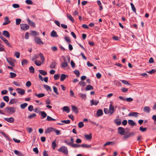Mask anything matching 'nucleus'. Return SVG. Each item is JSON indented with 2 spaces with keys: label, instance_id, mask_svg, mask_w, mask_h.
Segmentation results:
<instances>
[{
  "label": "nucleus",
  "instance_id": "nucleus-18",
  "mask_svg": "<svg viewBox=\"0 0 156 156\" xmlns=\"http://www.w3.org/2000/svg\"><path fill=\"white\" fill-rule=\"evenodd\" d=\"M103 114V112L102 110L99 109L98 110L97 112V115L98 116H101Z\"/></svg>",
  "mask_w": 156,
  "mask_h": 156
},
{
  "label": "nucleus",
  "instance_id": "nucleus-42",
  "mask_svg": "<svg viewBox=\"0 0 156 156\" xmlns=\"http://www.w3.org/2000/svg\"><path fill=\"white\" fill-rule=\"evenodd\" d=\"M67 16L71 21H72V22H74V19L70 14H67Z\"/></svg>",
  "mask_w": 156,
  "mask_h": 156
},
{
  "label": "nucleus",
  "instance_id": "nucleus-29",
  "mask_svg": "<svg viewBox=\"0 0 156 156\" xmlns=\"http://www.w3.org/2000/svg\"><path fill=\"white\" fill-rule=\"evenodd\" d=\"M128 123L132 126H133L135 124V123L132 120H129L128 121Z\"/></svg>",
  "mask_w": 156,
  "mask_h": 156
},
{
  "label": "nucleus",
  "instance_id": "nucleus-36",
  "mask_svg": "<svg viewBox=\"0 0 156 156\" xmlns=\"http://www.w3.org/2000/svg\"><path fill=\"white\" fill-rule=\"evenodd\" d=\"M44 88L47 90H49L50 91H51V89L50 87L48 86V85H44Z\"/></svg>",
  "mask_w": 156,
  "mask_h": 156
},
{
  "label": "nucleus",
  "instance_id": "nucleus-27",
  "mask_svg": "<svg viewBox=\"0 0 156 156\" xmlns=\"http://www.w3.org/2000/svg\"><path fill=\"white\" fill-rule=\"evenodd\" d=\"M39 55L41 59L42 62V63H44V58L43 55V54L41 53H39Z\"/></svg>",
  "mask_w": 156,
  "mask_h": 156
},
{
  "label": "nucleus",
  "instance_id": "nucleus-12",
  "mask_svg": "<svg viewBox=\"0 0 156 156\" xmlns=\"http://www.w3.org/2000/svg\"><path fill=\"white\" fill-rule=\"evenodd\" d=\"M27 21L28 23L31 26H33L35 27V23L33 21H31L28 18H27Z\"/></svg>",
  "mask_w": 156,
  "mask_h": 156
},
{
  "label": "nucleus",
  "instance_id": "nucleus-25",
  "mask_svg": "<svg viewBox=\"0 0 156 156\" xmlns=\"http://www.w3.org/2000/svg\"><path fill=\"white\" fill-rule=\"evenodd\" d=\"M56 64V63L55 61L52 62L50 66V68L51 69H55V67Z\"/></svg>",
  "mask_w": 156,
  "mask_h": 156
},
{
  "label": "nucleus",
  "instance_id": "nucleus-19",
  "mask_svg": "<svg viewBox=\"0 0 156 156\" xmlns=\"http://www.w3.org/2000/svg\"><path fill=\"white\" fill-rule=\"evenodd\" d=\"M78 94L81 98L84 100L86 99V95L85 94L80 93H79Z\"/></svg>",
  "mask_w": 156,
  "mask_h": 156
},
{
  "label": "nucleus",
  "instance_id": "nucleus-60",
  "mask_svg": "<svg viewBox=\"0 0 156 156\" xmlns=\"http://www.w3.org/2000/svg\"><path fill=\"white\" fill-rule=\"evenodd\" d=\"M26 3L28 5H31L33 4V2L31 0H26L25 1Z\"/></svg>",
  "mask_w": 156,
  "mask_h": 156
},
{
  "label": "nucleus",
  "instance_id": "nucleus-3",
  "mask_svg": "<svg viewBox=\"0 0 156 156\" xmlns=\"http://www.w3.org/2000/svg\"><path fill=\"white\" fill-rule=\"evenodd\" d=\"M6 60L7 62L9 64L13 67L15 66L14 62H16V61L13 59L11 58H7Z\"/></svg>",
  "mask_w": 156,
  "mask_h": 156
},
{
  "label": "nucleus",
  "instance_id": "nucleus-54",
  "mask_svg": "<svg viewBox=\"0 0 156 156\" xmlns=\"http://www.w3.org/2000/svg\"><path fill=\"white\" fill-rule=\"evenodd\" d=\"M79 84L80 86H84L86 85V83L82 81H80Z\"/></svg>",
  "mask_w": 156,
  "mask_h": 156
},
{
  "label": "nucleus",
  "instance_id": "nucleus-44",
  "mask_svg": "<svg viewBox=\"0 0 156 156\" xmlns=\"http://www.w3.org/2000/svg\"><path fill=\"white\" fill-rule=\"evenodd\" d=\"M46 120L48 121H55L56 120V119H53L49 116H47Z\"/></svg>",
  "mask_w": 156,
  "mask_h": 156
},
{
  "label": "nucleus",
  "instance_id": "nucleus-6",
  "mask_svg": "<svg viewBox=\"0 0 156 156\" xmlns=\"http://www.w3.org/2000/svg\"><path fill=\"white\" fill-rule=\"evenodd\" d=\"M34 40L35 42L38 44L43 45L44 44L43 42L41 41V38L38 37H35Z\"/></svg>",
  "mask_w": 156,
  "mask_h": 156
},
{
  "label": "nucleus",
  "instance_id": "nucleus-34",
  "mask_svg": "<svg viewBox=\"0 0 156 156\" xmlns=\"http://www.w3.org/2000/svg\"><path fill=\"white\" fill-rule=\"evenodd\" d=\"M130 5H131L132 9L133 11L135 13H136V9L135 8V7L133 5V4L132 3H131Z\"/></svg>",
  "mask_w": 156,
  "mask_h": 156
},
{
  "label": "nucleus",
  "instance_id": "nucleus-37",
  "mask_svg": "<svg viewBox=\"0 0 156 156\" xmlns=\"http://www.w3.org/2000/svg\"><path fill=\"white\" fill-rule=\"evenodd\" d=\"M71 144H71V146L73 147L77 148V147H79L80 146H81L80 145H79V144H73L72 143Z\"/></svg>",
  "mask_w": 156,
  "mask_h": 156
},
{
  "label": "nucleus",
  "instance_id": "nucleus-13",
  "mask_svg": "<svg viewBox=\"0 0 156 156\" xmlns=\"http://www.w3.org/2000/svg\"><path fill=\"white\" fill-rule=\"evenodd\" d=\"M139 114L136 112H131L128 114V116L137 117Z\"/></svg>",
  "mask_w": 156,
  "mask_h": 156
},
{
  "label": "nucleus",
  "instance_id": "nucleus-38",
  "mask_svg": "<svg viewBox=\"0 0 156 156\" xmlns=\"http://www.w3.org/2000/svg\"><path fill=\"white\" fill-rule=\"evenodd\" d=\"M93 89V88L90 85H87L86 87V90H92Z\"/></svg>",
  "mask_w": 156,
  "mask_h": 156
},
{
  "label": "nucleus",
  "instance_id": "nucleus-32",
  "mask_svg": "<svg viewBox=\"0 0 156 156\" xmlns=\"http://www.w3.org/2000/svg\"><path fill=\"white\" fill-rule=\"evenodd\" d=\"M115 122L117 125H120L121 123V121L120 119H115Z\"/></svg>",
  "mask_w": 156,
  "mask_h": 156
},
{
  "label": "nucleus",
  "instance_id": "nucleus-7",
  "mask_svg": "<svg viewBox=\"0 0 156 156\" xmlns=\"http://www.w3.org/2000/svg\"><path fill=\"white\" fill-rule=\"evenodd\" d=\"M18 93L20 94L21 95L24 94L25 92V91L24 90L21 88H17L16 89Z\"/></svg>",
  "mask_w": 156,
  "mask_h": 156
},
{
  "label": "nucleus",
  "instance_id": "nucleus-48",
  "mask_svg": "<svg viewBox=\"0 0 156 156\" xmlns=\"http://www.w3.org/2000/svg\"><path fill=\"white\" fill-rule=\"evenodd\" d=\"M41 115L43 118H44L47 116L46 113L44 111H41Z\"/></svg>",
  "mask_w": 156,
  "mask_h": 156
},
{
  "label": "nucleus",
  "instance_id": "nucleus-61",
  "mask_svg": "<svg viewBox=\"0 0 156 156\" xmlns=\"http://www.w3.org/2000/svg\"><path fill=\"white\" fill-rule=\"evenodd\" d=\"M61 122L65 124H69L70 123V121L69 120H62Z\"/></svg>",
  "mask_w": 156,
  "mask_h": 156
},
{
  "label": "nucleus",
  "instance_id": "nucleus-47",
  "mask_svg": "<svg viewBox=\"0 0 156 156\" xmlns=\"http://www.w3.org/2000/svg\"><path fill=\"white\" fill-rule=\"evenodd\" d=\"M10 77L12 78L15 77L16 76V73L12 72H10Z\"/></svg>",
  "mask_w": 156,
  "mask_h": 156
},
{
  "label": "nucleus",
  "instance_id": "nucleus-40",
  "mask_svg": "<svg viewBox=\"0 0 156 156\" xmlns=\"http://www.w3.org/2000/svg\"><path fill=\"white\" fill-rule=\"evenodd\" d=\"M114 144V143H113V142H106L105 144L104 145H103V146L105 147V146H108V145H109L110 144Z\"/></svg>",
  "mask_w": 156,
  "mask_h": 156
},
{
  "label": "nucleus",
  "instance_id": "nucleus-24",
  "mask_svg": "<svg viewBox=\"0 0 156 156\" xmlns=\"http://www.w3.org/2000/svg\"><path fill=\"white\" fill-rule=\"evenodd\" d=\"M14 153L18 155V156H23V155L18 151L15 150L14 151Z\"/></svg>",
  "mask_w": 156,
  "mask_h": 156
},
{
  "label": "nucleus",
  "instance_id": "nucleus-49",
  "mask_svg": "<svg viewBox=\"0 0 156 156\" xmlns=\"http://www.w3.org/2000/svg\"><path fill=\"white\" fill-rule=\"evenodd\" d=\"M65 39L67 43H69L71 42V41L69 37L67 36L65 37Z\"/></svg>",
  "mask_w": 156,
  "mask_h": 156
},
{
  "label": "nucleus",
  "instance_id": "nucleus-14",
  "mask_svg": "<svg viewBox=\"0 0 156 156\" xmlns=\"http://www.w3.org/2000/svg\"><path fill=\"white\" fill-rule=\"evenodd\" d=\"M72 110L76 113H77L78 112V110L77 107L74 105H72Z\"/></svg>",
  "mask_w": 156,
  "mask_h": 156
},
{
  "label": "nucleus",
  "instance_id": "nucleus-45",
  "mask_svg": "<svg viewBox=\"0 0 156 156\" xmlns=\"http://www.w3.org/2000/svg\"><path fill=\"white\" fill-rule=\"evenodd\" d=\"M0 133L2 134L5 138H6L8 140H10V139L9 137V136H7V135H6L3 132H2V131H1L0 132Z\"/></svg>",
  "mask_w": 156,
  "mask_h": 156
},
{
  "label": "nucleus",
  "instance_id": "nucleus-46",
  "mask_svg": "<svg viewBox=\"0 0 156 156\" xmlns=\"http://www.w3.org/2000/svg\"><path fill=\"white\" fill-rule=\"evenodd\" d=\"M3 99L6 102H8L9 100V97L8 96H4L3 97Z\"/></svg>",
  "mask_w": 156,
  "mask_h": 156
},
{
  "label": "nucleus",
  "instance_id": "nucleus-64",
  "mask_svg": "<svg viewBox=\"0 0 156 156\" xmlns=\"http://www.w3.org/2000/svg\"><path fill=\"white\" fill-rule=\"evenodd\" d=\"M45 94L44 93H40L39 94L37 95V96L39 98H41L44 96Z\"/></svg>",
  "mask_w": 156,
  "mask_h": 156
},
{
  "label": "nucleus",
  "instance_id": "nucleus-63",
  "mask_svg": "<svg viewBox=\"0 0 156 156\" xmlns=\"http://www.w3.org/2000/svg\"><path fill=\"white\" fill-rule=\"evenodd\" d=\"M121 81L123 83V84L125 85H130V84L128 83V82L125 80H121Z\"/></svg>",
  "mask_w": 156,
  "mask_h": 156
},
{
  "label": "nucleus",
  "instance_id": "nucleus-55",
  "mask_svg": "<svg viewBox=\"0 0 156 156\" xmlns=\"http://www.w3.org/2000/svg\"><path fill=\"white\" fill-rule=\"evenodd\" d=\"M52 147L53 149H55L56 146L55 141H54L52 143Z\"/></svg>",
  "mask_w": 156,
  "mask_h": 156
},
{
  "label": "nucleus",
  "instance_id": "nucleus-39",
  "mask_svg": "<svg viewBox=\"0 0 156 156\" xmlns=\"http://www.w3.org/2000/svg\"><path fill=\"white\" fill-rule=\"evenodd\" d=\"M21 62L22 65L23 66L27 63L28 61L26 59H23L22 60Z\"/></svg>",
  "mask_w": 156,
  "mask_h": 156
},
{
  "label": "nucleus",
  "instance_id": "nucleus-22",
  "mask_svg": "<svg viewBox=\"0 0 156 156\" xmlns=\"http://www.w3.org/2000/svg\"><path fill=\"white\" fill-rule=\"evenodd\" d=\"M51 35V36L53 37H57L58 36L56 32L54 30L52 31Z\"/></svg>",
  "mask_w": 156,
  "mask_h": 156
},
{
  "label": "nucleus",
  "instance_id": "nucleus-1",
  "mask_svg": "<svg viewBox=\"0 0 156 156\" xmlns=\"http://www.w3.org/2000/svg\"><path fill=\"white\" fill-rule=\"evenodd\" d=\"M5 112L10 114H12L16 111L15 107H7L5 108Z\"/></svg>",
  "mask_w": 156,
  "mask_h": 156
},
{
  "label": "nucleus",
  "instance_id": "nucleus-56",
  "mask_svg": "<svg viewBox=\"0 0 156 156\" xmlns=\"http://www.w3.org/2000/svg\"><path fill=\"white\" fill-rule=\"evenodd\" d=\"M60 75L59 74H55L54 76V78L55 80H58L59 77Z\"/></svg>",
  "mask_w": 156,
  "mask_h": 156
},
{
  "label": "nucleus",
  "instance_id": "nucleus-5",
  "mask_svg": "<svg viewBox=\"0 0 156 156\" xmlns=\"http://www.w3.org/2000/svg\"><path fill=\"white\" fill-rule=\"evenodd\" d=\"M118 132L122 135H124L125 132V130L122 127H119L118 129Z\"/></svg>",
  "mask_w": 156,
  "mask_h": 156
},
{
  "label": "nucleus",
  "instance_id": "nucleus-57",
  "mask_svg": "<svg viewBox=\"0 0 156 156\" xmlns=\"http://www.w3.org/2000/svg\"><path fill=\"white\" fill-rule=\"evenodd\" d=\"M35 63L36 65L38 66H41V62L40 61L37 62V60L35 61Z\"/></svg>",
  "mask_w": 156,
  "mask_h": 156
},
{
  "label": "nucleus",
  "instance_id": "nucleus-8",
  "mask_svg": "<svg viewBox=\"0 0 156 156\" xmlns=\"http://www.w3.org/2000/svg\"><path fill=\"white\" fill-rule=\"evenodd\" d=\"M109 111L111 115H112L115 112L114 107L111 104L109 105Z\"/></svg>",
  "mask_w": 156,
  "mask_h": 156
},
{
  "label": "nucleus",
  "instance_id": "nucleus-53",
  "mask_svg": "<svg viewBox=\"0 0 156 156\" xmlns=\"http://www.w3.org/2000/svg\"><path fill=\"white\" fill-rule=\"evenodd\" d=\"M53 89L54 92L57 95H58V92L57 89L56 87L55 86L53 87Z\"/></svg>",
  "mask_w": 156,
  "mask_h": 156
},
{
  "label": "nucleus",
  "instance_id": "nucleus-17",
  "mask_svg": "<svg viewBox=\"0 0 156 156\" xmlns=\"http://www.w3.org/2000/svg\"><path fill=\"white\" fill-rule=\"evenodd\" d=\"M134 134L133 133H129L128 134L125 135L123 136V138L125 139H126L132 135H134Z\"/></svg>",
  "mask_w": 156,
  "mask_h": 156
},
{
  "label": "nucleus",
  "instance_id": "nucleus-43",
  "mask_svg": "<svg viewBox=\"0 0 156 156\" xmlns=\"http://www.w3.org/2000/svg\"><path fill=\"white\" fill-rule=\"evenodd\" d=\"M16 103V100L15 99H12L10 100V101L9 102V105H12Z\"/></svg>",
  "mask_w": 156,
  "mask_h": 156
},
{
  "label": "nucleus",
  "instance_id": "nucleus-21",
  "mask_svg": "<svg viewBox=\"0 0 156 156\" xmlns=\"http://www.w3.org/2000/svg\"><path fill=\"white\" fill-rule=\"evenodd\" d=\"M92 134L90 133L89 135H85L84 136L87 140H90L91 139L92 137Z\"/></svg>",
  "mask_w": 156,
  "mask_h": 156
},
{
  "label": "nucleus",
  "instance_id": "nucleus-4",
  "mask_svg": "<svg viewBox=\"0 0 156 156\" xmlns=\"http://www.w3.org/2000/svg\"><path fill=\"white\" fill-rule=\"evenodd\" d=\"M20 28L22 30H26L29 29L30 27L27 24L23 23L20 24Z\"/></svg>",
  "mask_w": 156,
  "mask_h": 156
},
{
  "label": "nucleus",
  "instance_id": "nucleus-52",
  "mask_svg": "<svg viewBox=\"0 0 156 156\" xmlns=\"http://www.w3.org/2000/svg\"><path fill=\"white\" fill-rule=\"evenodd\" d=\"M74 72V73L76 75L77 77H78L80 76V72L77 70H75Z\"/></svg>",
  "mask_w": 156,
  "mask_h": 156
},
{
  "label": "nucleus",
  "instance_id": "nucleus-50",
  "mask_svg": "<svg viewBox=\"0 0 156 156\" xmlns=\"http://www.w3.org/2000/svg\"><path fill=\"white\" fill-rule=\"evenodd\" d=\"M21 19H20L18 18L16 19V24L17 25L20 24L21 23Z\"/></svg>",
  "mask_w": 156,
  "mask_h": 156
},
{
  "label": "nucleus",
  "instance_id": "nucleus-16",
  "mask_svg": "<svg viewBox=\"0 0 156 156\" xmlns=\"http://www.w3.org/2000/svg\"><path fill=\"white\" fill-rule=\"evenodd\" d=\"M143 111L145 112L149 113L150 111V108L149 106H145L144 107Z\"/></svg>",
  "mask_w": 156,
  "mask_h": 156
},
{
  "label": "nucleus",
  "instance_id": "nucleus-15",
  "mask_svg": "<svg viewBox=\"0 0 156 156\" xmlns=\"http://www.w3.org/2000/svg\"><path fill=\"white\" fill-rule=\"evenodd\" d=\"M3 35L7 38H9L10 37L9 33L6 30H4L3 31Z\"/></svg>",
  "mask_w": 156,
  "mask_h": 156
},
{
  "label": "nucleus",
  "instance_id": "nucleus-59",
  "mask_svg": "<svg viewBox=\"0 0 156 156\" xmlns=\"http://www.w3.org/2000/svg\"><path fill=\"white\" fill-rule=\"evenodd\" d=\"M31 85V83L30 81H27L26 84V85L28 87H30Z\"/></svg>",
  "mask_w": 156,
  "mask_h": 156
},
{
  "label": "nucleus",
  "instance_id": "nucleus-41",
  "mask_svg": "<svg viewBox=\"0 0 156 156\" xmlns=\"http://www.w3.org/2000/svg\"><path fill=\"white\" fill-rule=\"evenodd\" d=\"M28 105V104L27 103H24L21 104L20 105V107L22 109H24Z\"/></svg>",
  "mask_w": 156,
  "mask_h": 156
},
{
  "label": "nucleus",
  "instance_id": "nucleus-31",
  "mask_svg": "<svg viewBox=\"0 0 156 156\" xmlns=\"http://www.w3.org/2000/svg\"><path fill=\"white\" fill-rule=\"evenodd\" d=\"M81 146L83 147L89 148L91 147L90 145H88L87 144H83L81 145Z\"/></svg>",
  "mask_w": 156,
  "mask_h": 156
},
{
  "label": "nucleus",
  "instance_id": "nucleus-2",
  "mask_svg": "<svg viewBox=\"0 0 156 156\" xmlns=\"http://www.w3.org/2000/svg\"><path fill=\"white\" fill-rule=\"evenodd\" d=\"M58 151L59 152L63 153L66 155H67L68 154L67 148L65 146H62L60 147V148L58 149Z\"/></svg>",
  "mask_w": 156,
  "mask_h": 156
},
{
  "label": "nucleus",
  "instance_id": "nucleus-28",
  "mask_svg": "<svg viewBox=\"0 0 156 156\" xmlns=\"http://www.w3.org/2000/svg\"><path fill=\"white\" fill-rule=\"evenodd\" d=\"M39 71L40 73L43 76H45L46 75L47 73L46 71L43 70H39Z\"/></svg>",
  "mask_w": 156,
  "mask_h": 156
},
{
  "label": "nucleus",
  "instance_id": "nucleus-20",
  "mask_svg": "<svg viewBox=\"0 0 156 156\" xmlns=\"http://www.w3.org/2000/svg\"><path fill=\"white\" fill-rule=\"evenodd\" d=\"M90 102L91 103V105H97L98 104V103L99 101L98 100L94 101V100L93 99L90 101Z\"/></svg>",
  "mask_w": 156,
  "mask_h": 156
},
{
  "label": "nucleus",
  "instance_id": "nucleus-58",
  "mask_svg": "<svg viewBox=\"0 0 156 156\" xmlns=\"http://www.w3.org/2000/svg\"><path fill=\"white\" fill-rule=\"evenodd\" d=\"M36 115L35 113L32 114L31 115H30L28 116V118L30 119H31L32 118L35 117Z\"/></svg>",
  "mask_w": 156,
  "mask_h": 156
},
{
  "label": "nucleus",
  "instance_id": "nucleus-30",
  "mask_svg": "<svg viewBox=\"0 0 156 156\" xmlns=\"http://www.w3.org/2000/svg\"><path fill=\"white\" fill-rule=\"evenodd\" d=\"M63 109L67 113H69L70 111L69 108L67 106H64L63 108Z\"/></svg>",
  "mask_w": 156,
  "mask_h": 156
},
{
  "label": "nucleus",
  "instance_id": "nucleus-26",
  "mask_svg": "<svg viewBox=\"0 0 156 156\" xmlns=\"http://www.w3.org/2000/svg\"><path fill=\"white\" fill-rule=\"evenodd\" d=\"M68 66V64L67 62L65 60L64 62L62 63L61 65V67L63 68H65Z\"/></svg>",
  "mask_w": 156,
  "mask_h": 156
},
{
  "label": "nucleus",
  "instance_id": "nucleus-62",
  "mask_svg": "<svg viewBox=\"0 0 156 156\" xmlns=\"http://www.w3.org/2000/svg\"><path fill=\"white\" fill-rule=\"evenodd\" d=\"M4 42L8 46L10 47H12L11 45H10V43L9 42V41L7 39Z\"/></svg>",
  "mask_w": 156,
  "mask_h": 156
},
{
  "label": "nucleus",
  "instance_id": "nucleus-9",
  "mask_svg": "<svg viewBox=\"0 0 156 156\" xmlns=\"http://www.w3.org/2000/svg\"><path fill=\"white\" fill-rule=\"evenodd\" d=\"M53 131H54V128L52 127H49L46 129L45 133L46 134L49 133Z\"/></svg>",
  "mask_w": 156,
  "mask_h": 156
},
{
  "label": "nucleus",
  "instance_id": "nucleus-35",
  "mask_svg": "<svg viewBox=\"0 0 156 156\" xmlns=\"http://www.w3.org/2000/svg\"><path fill=\"white\" fill-rule=\"evenodd\" d=\"M29 70L30 73H34V68L33 66H30L29 68Z\"/></svg>",
  "mask_w": 156,
  "mask_h": 156
},
{
  "label": "nucleus",
  "instance_id": "nucleus-33",
  "mask_svg": "<svg viewBox=\"0 0 156 156\" xmlns=\"http://www.w3.org/2000/svg\"><path fill=\"white\" fill-rule=\"evenodd\" d=\"M142 132H144L147 130L146 127L144 128L142 126H140L139 129Z\"/></svg>",
  "mask_w": 156,
  "mask_h": 156
},
{
  "label": "nucleus",
  "instance_id": "nucleus-10",
  "mask_svg": "<svg viewBox=\"0 0 156 156\" xmlns=\"http://www.w3.org/2000/svg\"><path fill=\"white\" fill-rule=\"evenodd\" d=\"M4 20L5 21L3 23V25H4L8 24L11 22V21L9 20V18L8 16L5 17Z\"/></svg>",
  "mask_w": 156,
  "mask_h": 156
},
{
  "label": "nucleus",
  "instance_id": "nucleus-11",
  "mask_svg": "<svg viewBox=\"0 0 156 156\" xmlns=\"http://www.w3.org/2000/svg\"><path fill=\"white\" fill-rule=\"evenodd\" d=\"M4 119L5 121L10 123L13 122L14 120V118L12 117H11L9 118H5Z\"/></svg>",
  "mask_w": 156,
  "mask_h": 156
},
{
  "label": "nucleus",
  "instance_id": "nucleus-23",
  "mask_svg": "<svg viewBox=\"0 0 156 156\" xmlns=\"http://www.w3.org/2000/svg\"><path fill=\"white\" fill-rule=\"evenodd\" d=\"M66 76H68V75L63 74H61L60 76L61 81H63L66 79Z\"/></svg>",
  "mask_w": 156,
  "mask_h": 156
},
{
  "label": "nucleus",
  "instance_id": "nucleus-51",
  "mask_svg": "<svg viewBox=\"0 0 156 156\" xmlns=\"http://www.w3.org/2000/svg\"><path fill=\"white\" fill-rule=\"evenodd\" d=\"M78 126L79 128H82L84 126L83 122H79L78 124Z\"/></svg>",
  "mask_w": 156,
  "mask_h": 156
}]
</instances>
